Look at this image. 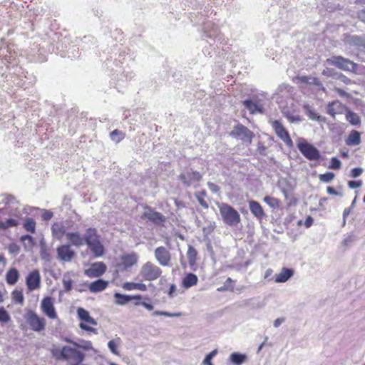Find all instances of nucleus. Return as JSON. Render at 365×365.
Returning a JSON list of instances; mask_svg holds the SVG:
<instances>
[{
    "label": "nucleus",
    "instance_id": "1",
    "mask_svg": "<svg viewBox=\"0 0 365 365\" xmlns=\"http://www.w3.org/2000/svg\"><path fill=\"white\" fill-rule=\"evenodd\" d=\"M95 257H99L104 254V247L100 241L97 230L89 227L86 230V244Z\"/></svg>",
    "mask_w": 365,
    "mask_h": 365
},
{
    "label": "nucleus",
    "instance_id": "2",
    "mask_svg": "<svg viewBox=\"0 0 365 365\" xmlns=\"http://www.w3.org/2000/svg\"><path fill=\"white\" fill-rule=\"evenodd\" d=\"M222 220L228 226H237L241 220L240 215L232 206L226 203H217Z\"/></svg>",
    "mask_w": 365,
    "mask_h": 365
},
{
    "label": "nucleus",
    "instance_id": "3",
    "mask_svg": "<svg viewBox=\"0 0 365 365\" xmlns=\"http://www.w3.org/2000/svg\"><path fill=\"white\" fill-rule=\"evenodd\" d=\"M327 64L334 66L339 69L351 73H357V64L341 56H334L326 60Z\"/></svg>",
    "mask_w": 365,
    "mask_h": 365
},
{
    "label": "nucleus",
    "instance_id": "4",
    "mask_svg": "<svg viewBox=\"0 0 365 365\" xmlns=\"http://www.w3.org/2000/svg\"><path fill=\"white\" fill-rule=\"evenodd\" d=\"M162 270L155 264L147 262L144 263L139 272V276L145 281H154L160 277Z\"/></svg>",
    "mask_w": 365,
    "mask_h": 365
},
{
    "label": "nucleus",
    "instance_id": "5",
    "mask_svg": "<svg viewBox=\"0 0 365 365\" xmlns=\"http://www.w3.org/2000/svg\"><path fill=\"white\" fill-rule=\"evenodd\" d=\"M77 315L81 323L79 327L85 331L96 333V329L93 327L97 324L96 321L91 317L89 312L83 308L79 307L77 309Z\"/></svg>",
    "mask_w": 365,
    "mask_h": 365
},
{
    "label": "nucleus",
    "instance_id": "6",
    "mask_svg": "<svg viewBox=\"0 0 365 365\" xmlns=\"http://www.w3.org/2000/svg\"><path fill=\"white\" fill-rule=\"evenodd\" d=\"M61 354L63 359L71 362V365H79L85 359L84 354L78 350L75 346H63Z\"/></svg>",
    "mask_w": 365,
    "mask_h": 365
},
{
    "label": "nucleus",
    "instance_id": "7",
    "mask_svg": "<svg viewBox=\"0 0 365 365\" xmlns=\"http://www.w3.org/2000/svg\"><path fill=\"white\" fill-rule=\"evenodd\" d=\"M297 145L301 153L307 159L311 160L319 159L320 154L319 150L314 145L306 142L303 138L297 140Z\"/></svg>",
    "mask_w": 365,
    "mask_h": 365
},
{
    "label": "nucleus",
    "instance_id": "8",
    "mask_svg": "<svg viewBox=\"0 0 365 365\" xmlns=\"http://www.w3.org/2000/svg\"><path fill=\"white\" fill-rule=\"evenodd\" d=\"M25 318L30 326V328L34 331H41L45 329L46 320L43 317H39L34 311L28 310Z\"/></svg>",
    "mask_w": 365,
    "mask_h": 365
},
{
    "label": "nucleus",
    "instance_id": "9",
    "mask_svg": "<svg viewBox=\"0 0 365 365\" xmlns=\"http://www.w3.org/2000/svg\"><path fill=\"white\" fill-rule=\"evenodd\" d=\"M139 260L138 255L135 252L124 253L119 257L118 267L123 270H127L135 266Z\"/></svg>",
    "mask_w": 365,
    "mask_h": 365
},
{
    "label": "nucleus",
    "instance_id": "10",
    "mask_svg": "<svg viewBox=\"0 0 365 365\" xmlns=\"http://www.w3.org/2000/svg\"><path fill=\"white\" fill-rule=\"evenodd\" d=\"M41 309L42 312L49 319L57 318V312L54 307V299L51 297H44L41 302Z\"/></svg>",
    "mask_w": 365,
    "mask_h": 365
},
{
    "label": "nucleus",
    "instance_id": "11",
    "mask_svg": "<svg viewBox=\"0 0 365 365\" xmlns=\"http://www.w3.org/2000/svg\"><path fill=\"white\" fill-rule=\"evenodd\" d=\"M271 125L274 130L276 135L289 148L293 146V142L289 137L288 132L278 120H271Z\"/></svg>",
    "mask_w": 365,
    "mask_h": 365
},
{
    "label": "nucleus",
    "instance_id": "12",
    "mask_svg": "<svg viewBox=\"0 0 365 365\" xmlns=\"http://www.w3.org/2000/svg\"><path fill=\"white\" fill-rule=\"evenodd\" d=\"M69 226L64 225L63 222H55L51 225V234L53 238L61 240L66 233L69 232Z\"/></svg>",
    "mask_w": 365,
    "mask_h": 365
},
{
    "label": "nucleus",
    "instance_id": "13",
    "mask_svg": "<svg viewBox=\"0 0 365 365\" xmlns=\"http://www.w3.org/2000/svg\"><path fill=\"white\" fill-rule=\"evenodd\" d=\"M231 135L249 143H251L252 138V133L242 125H236L232 131Z\"/></svg>",
    "mask_w": 365,
    "mask_h": 365
},
{
    "label": "nucleus",
    "instance_id": "14",
    "mask_svg": "<svg viewBox=\"0 0 365 365\" xmlns=\"http://www.w3.org/2000/svg\"><path fill=\"white\" fill-rule=\"evenodd\" d=\"M66 240L71 245L81 247L86 244V232L82 235L78 231H69L66 233Z\"/></svg>",
    "mask_w": 365,
    "mask_h": 365
},
{
    "label": "nucleus",
    "instance_id": "15",
    "mask_svg": "<svg viewBox=\"0 0 365 365\" xmlns=\"http://www.w3.org/2000/svg\"><path fill=\"white\" fill-rule=\"evenodd\" d=\"M56 252L58 259L63 262H70L76 255L70 245H62L58 247Z\"/></svg>",
    "mask_w": 365,
    "mask_h": 365
},
{
    "label": "nucleus",
    "instance_id": "16",
    "mask_svg": "<svg viewBox=\"0 0 365 365\" xmlns=\"http://www.w3.org/2000/svg\"><path fill=\"white\" fill-rule=\"evenodd\" d=\"M106 269V266L103 262H96L85 270V274L89 277H98L101 276Z\"/></svg>",
    "mask_w": 365,
    "mask_h": 365
},
{
    "label": "nucleus",
    "instance_id": "17",
    "mask_svg": "<svg viewBox=\"0 0 365 365\" xmlns=\"http://www.w3.org/2000/svg\"><path fill=\"white\" fill-rule=\"evenodd\" d=\"M155 257L160 265L164 267L169 265L170 261V255L165 247H158L155 250Z\"/></svg>",
    "mask_w": 365,
    "mask_h": 365
},
{
    "label": "nucleus",
    "instance_id": "18",
    "mask_svg": "<svg viewBox=\"0 0 365 365\" xmlns=\"http://www.w3.org/2000/svg\"><path fill=\"white\" fill-rule=\"evenodd\" d=\"M41 276L37 270L30 272L26 277V285L30 291L38 289L40 286Z\"/></svg>",
    "mask_w": 365,
    "mask_h": 365
},
{
    "label": "nucleus",
    "instance_id": "19",
    "mask_svg": "<svg viewBox=\"0 0 365 365\" xmlns=\"http://www.w3.org/2000/svg\"><path fill=\"white\" fill-rule=\"evenodd\" d=\"M141 295H126L118 292L114 294V302L118 306H124L131 300H140Z\"/></svg>",
    "mask_w": 365,
    "mask_h": 365
},
{
    "label": "nucleus",
    "instance_id": "20",
    "mask_svg": "<svg viewBox=\"0 0 365 365\" xmlns=\"http://www.w3.org/2000/svg\"><path fill=\"white\" fill-rule=\"evenodd\" d=\"M294 274V270L289 268H282V270L275 274L274 281L276 283H284L287 282Z\"/></svg>",
    "mask_w": 365,
    "mask_h": 365
},
{
    "label": "nucleus",
    "instance_id": "21",
    "mask_svg": "<svg viewBox=\"0 0 365 365\" xmlns=\"http://www.w3.org/2000/svg\"><path fill=\"white\" fill-rule=\"evenodd\" d=\"M249 209L251 213L257 219L261 220L264 216V212L261 205L255 200H250L248 202Z\"/></svg>",
    "mask_w": 365,
    "mask_h": 365
},
{
    "label": "nucleus",
    "instance_id": "22",
    "mask_svg": "<svg viewBox=\"0 0 365 365\" xmlns=\"http://www.w3.org/2000/svg\"><path fill=\"white\" fill-rule=\"evenodd\" d=\"M247 359V356L245 354H242L240 352H232L228 359L227 361L232 365H242L246 362Z\"/></svg>",
    "mask_w": 365,
    "mask_h": 365
},
{
    "label": "nucleus",
    "instance_id": "23",
    "mask_svg": "<svg viewBox=\"0 0 365 365\" xmlns=\"http://www.w3.org/2000/svg\"><path fill=\"white\" fill-rule=\"evenodd\" d=\"M143 216L158 224L164 221L163 215L150 209L145 210Z\"/></svg>",
    "mask_w": 365,
    "mask_h": 365
},
{
    "label": "nucleus",
    "instance_id": "24",
    "mask_svg": "<svg viewBox=\"0 0 365 365\" xmlns=\"http://www.w3.org/2000/svg\"><path fill=\"white\" fill-rule=\"evenodd\" d=\"M180 178L185 185H190L194 182L200 180L202 176L199 173L192 172L187 173L186 175L182 174Z\"/></svg>",
    "mask_w": 365,
    "mask_h": 365
},
{
    "label": "nucleus",
    "instance_id": "25",
    "mask_svg": "<svg viewBox=\"0 0 365 365\" xmlns=\"http://www.w3.org/2000/svg\"><path fill=\"white\" fill-rule=\"evenodd\" d=\"M344 108V107L341 103L338 101H334L328 104L327 113L334 117L336 114L342 113Z\"/></svg>",
    "mask_w": 365,
    "mask_h": 365
},
{
    "label": "nucleus",
    "instance_id": "26",
    "mask_svg": "<svg viewBox=\"0 0 365 365\" xmlns=\"http://www.w3.org/2000/svg\"><path fill=\"white\" fill-rule=\"evenodd\" d=\"M108 285V281L103 279H98L89 284V290L93 293L99 292L106 289Z\"/></svg>",
    "mask_w": 365,
    "mask_h": 365
},
{
    "label": "nucleus",
    "instance_id": "27",
    "mask_svg": "<svg viewBox=\"0 0 365 365\" xmlns=\"http://www.w3.org/2000/svg\"><path fill=\"white\" fill-rule=\"evenodd\" d=\"M123 289L127 291L139 290L145 292L147 290V285L143 282H125Z\"/></svg>",
    "mask_w": 365,
    "mask_h": 365
},
{
    "label": "nucleus",
    "instance_id": "28",
    "mask_svg": "<svg viewBox=\"0 0 365 365\" xmlns=\"http://www.w3.org/2000/svg\"><path fill=\"white\" fill-rule=\"evenodd\" d=\"M346 143L350 146L358 145L361 143V134L359 131L353 130L346 139Z\"/></svg>",
    "mask_w": 365,
    "mask_h": 365
},
{
    "label": "nucleus",
    "instance_id": "29",
    "mask_svg": "<svg viewBox=\"0 0 365 365\" xmlns=\"http://www.w3.org/2000/svg\"><path fill=\"white\" fill-rule=\"evenodd\" d=\"M66 341L71 343L75 347L82 349L85 351L91 350L95 353H97V350L93 347L92 342L91 341L81 340L79 342H75L69 339H66Z\"/></svg>",
    "mask_w": 365,
    "mask_h": 365
},
{
    "label": "nucleus",
    "instance_id": "30",
    "mask_svg": "<svg viewBox=\"0 0 365 365\" xmlns=\"http://www.w3.org/2000/svg\"><path fill=\"white\" fill-rule=\"evenodd\" d=\"M303 108L305 110L306 114L308 115L310 120H315L319 123L325 122V118L319 115L317 113L312 110L309 105L304 104L303 106Z\"/></svg>",
    "mask_w": 365,
    "mask_h": 365
},
{
    "label": "nucleus",
    "instance_id": "31",
    "mask_svg": "<svg viewBox=\"0 0 365 365\" xmlns=\"http://www.w3.org/2000/svg\"><path fill=\"white\" fill-rule=\"evenodd\" d=\"M121 344V339L120 337L110 340L108 342V347L110 351L115 356H120L119 348Z\"/></svg>",
    "mask_w": 365,
    "mask_h": 365
},
{
    "label": "nucleus",
    "instance_id": "32",
    "mask_svg": "<svg viewBox=\"0 0 365 365\" xmlns=\"http://www.w3.org/2000/svg\"><path fill=\"white\" fill-rule=\"evenodd\" d=\"M197 277L192 273L187 274L182 279V286L185 288H190L197 283Z\"/></svg>",
    "mask_w": 365,
    "mask_h": 365
},
{
    "label": "nucleus",
    "instance_id": "33",
    "mask_svg": "<svg viewBox=\"0 0 365 365\" xmlns=\"http://www.w3.org/2000/svg\"><path fill=\"white\" fill-rule=\"evenodd\" d=\"M21 242L26 251H31L35 246L34 237L28 235L22 236L21 237Z\"/></svg>",
    "mask_w": 365,
    "mask_h": 365
},
{
    "label": "nucleus",
    "instance_id": "34",
    "mask_svg": "<svg viewBox=\"0 0 365 365\" xmlns=\"http://www.w3.org/2000/svg\"><path fill=\"white\" fill-rule=\"evenodd\" d=\"M19 272L17 269L12 268L10 269L6 273V282L9 284H14L19 279Z\"/></svg>",
    "mask_w": 365,
    "mask_h": 365
},
{
    "label": "nucleus",
    "instance_id": "35",
    "mask_svg": "<svg viewBox=\"0 0 365 365\" xmlns=\"http://www.w3.org/2000/svg\"><path fill=\"white\" fill-rule=\"evenodd\" d=\"M244 105L252 114L257 113H262V106L253 102L252 101L246 100L244 101Z\"/></svg>",
    "mask_w": 365,
    "mask_h": 365
},
{
    "label": "nucleus",
    "instance_id": "36",
    "mask_svg": "<svg viewBox=\"0 0 365 365\" xmlns=\"http://www.w3.org/2000/svg\"><path fill=\"white\" fill-rule=\"evenodd\" d=\"M298 79L302 82V83H309V84H314V85H317V86H319L321 87L322 90L323 91H325V88L324 87L322 86V84L319 82V81L315 78V77H313V76H299L298 78Z\"/></svg>",
    "mask_w": 365,
    "mask_h": 365
},
{
    "label": "nucleus",
    "instance_id": "37",
    "mask_svg": "<svg viewBox=\"0 0 365 365\" xmlns=\"http://www.w3.org/2000/svg\"><path fill=\"white\" fill-rule=\"evenodd\" d=\"M73 283L72 274L71 272L65 273L63 277V284L66 292H69L71 289Z\"/></svg>",
    "mask_w": 365,
    "mask_h": 365
},
{
    "label": "nucleus",
    "instance_id": "38",
    "mask_svg": "<svg viewBox=\"0 0 365 365\" xmlns=\"http://www.w3.org/2000/svg\"><path fill=\"white\" fill-rule=\"evenodd\" d=\"M346 119L353 125H357L361 123L359 116L351 110H348L346 113Z\"/></svg>",
    "mask_w": 365,
    "mask_h": 365
},
{
    "label": "nucleus",
    "instance_id": "39",
    "mask_svg": "<svg viewBox=\"0 0 365 365\" xmlns=\"http://www.w3.org/2000/svg\"><path fill=\"white\" fill-rule=\"evenodd\" d=\"M19 223V220L14 218H9L6 221L0 220V228L5 230L11 227H16Z\"/></svg>",
    "mask_w": 365,
    "mask_h": 365
},
{
    "label": "nucleus",
    "instance_id": "40",
    "mask_svg": "<svg viewBox=\"0 0 365 365\" xmlns=\"http://www.w3.org/2000/svg\"><path fill=\"white\" fill-rule=\"evenodd\" d=\"M263 200L271 208L277 209L279 207V200L275 197L265 196Z\"/></svg>",
    "mask_w": 365,
    "mask_h": 365
},
{
    "label": "nucleus",
    "instance_id": "41",
    "mask_svg": "<svg viewBox=\"0 0 365 365\" xmlns=\"http://www.w3.org/2000/svg\"><path fill=\"white\" fill-rule=\"evenodd\" d=\"M187 257L189 263L191 265H193L195 263L196 259H197V251L191 245H190L188 247V250H187Z\"/></svg>",
    "mask_w": 365,
    "mask_h": 365
},
{
    "label": "nucleus",
    "instance_id": "42",
    "mask_svg": "<svg viewBox=\"0 0 365 365\" xmlns=\"http://www.w3.org/2000/svg\"><path fill=\"white\" fill-rule=\"evenodd\" d=\"M11 298L12 300L16 303H18L19 304H22L24 303V298L21 290H14L11 293Z\"/></svg>",
    "mask_w": 365,
    "mask_h": 365
},
{
    "label": "nucleus",
    "instance_id": "43",
    "mask_svg": "<svg viewBox=\"0 0 365 365\" xmlns=\"http://www.w3.org/2000/svg\"><path fill=\"white\" fill-rule=\"evenodd\" d=\"M24 227L28 232H30L31 233H34L35 230H36V222H35V220L34 219H32V218H28L25 221V222L24 224Z\"/></svg>",
    "mask_w": 365,
    "mask_h": 365
},
{
    "label": "nucleus",
    "instance_id": "44",
    "mask_svg": "<svg viewBox=\"0 0 365 365\" xmlns=\"http://www.w3.org/2000/svg\"><path fill=\"white\" fill-rule=\"evenodd\" d=\"M11 321L9 313L4 307H0V323L6 324Z\"/></svg>",
    "mask_w": 365,
    "mask_h": 365
},
{
    "label": "nucleus",
    "instance_id": "45",
    "mask_svg": "<svg viewBox=\"0 0 365 365\" xmlns=\"http://www.w3.org/2000/svg\"><path fill=\"white\" fill-rule=\"evenodd\" d=\"M217 352H218L217 349H215L212 350V351H210V353H208L207 354H206V356H205V359L202 361V364L211 365L212 364V360L217 355Z\"/></svg>",
    "mask_w": 365,
    "mask_h": 365
},
{
    "label": "nucleus",
    "instance_id": "46",
    "mask_svg": "<svg viewBox=\"0 0 365 365\" xmlns=\"http://www.w3.org/2000/svg\"><path fill=\"white\" fill-rule=\"evenodd\" d=\"M110 139L113 141L118 143L124 138L125 135L123 133L118 131V130H115L110 133Z\"/></svg>",
    "mask_w": 365,
    "mask_h": 365
},
{
    "label": "nucleus",
    "instance_id": "47",
    "mask_svg": "<svg viewBox=\"0 0 365 365\" xmlns=\"http://www.w3.org/2000/svg\"><path fill=\"white\" fill-rule=\"evenodd\" d=\"M335 178V175L333 173L328 172L324 174H320L319 175V179L321 182H331Z\"/></svg>",
    "mask_w": 365,
    "mask_h": 365
},
{
    "label": "nucleus",
    "instance_id": "48",
    "mask_svg": "<svg viewBox=\"0 0 365 365\" xmlns=\"http://www.w3.org/2000/svg\"><path fill=\"white\" fill-rule=\"evenodd\" d=\"M341 161L337 158L333 157L331 159V163L328 168L329 169L339 170L341 168Z\"/></svg>",
    "mask_w": 365,
    "mask_h": 365
},
{
    "label": "nucleus",
    "instance_id": "49",
    "mask_svg": "<svg viewBox=\"0 0 365 365\" xmlns=\"http://www.w3.org/2000/svg\"><path fill=\"white\" fill-rule=\"evenodd\" d=\"M322 75L324 76H328V77H333V78H336L337 77V74L339 73L336 72L334 69L332 68H324L322 72Z\"/></svg>",
    "mask_w": 365,
    "mask_h": 365
},
{
    "label": "nucleus",
    "instance_id": "50",
    "mask_svg": "<svg viewBox=\"0 0 365 365\" xmlns=\"http://www.w3.org/2000/svg\"><path fill=\"white\" fill-rule=\"evenodd\" d=\"M41 255L43 259H48V255L46 252V244L43 239L40 241Z\"/></svg>",
    "mask_w": 365,
    "mask_h": 365
},
{
    "label": "nucleus",
    "instance_id": "51",
    "mask_svg": "<svg viewBox=\"0 0 365 365\" xmlns=\"http://www.w3.org/2000/svg\"><path fill=\"white\" fill-rule=\"evenodd\" d=\"M205 195V192L203 191V192H200L198 194H196V197H197V199L199 203L202 207L207 208V207H208V204H207V202L203 198Z\"/></svg>",
    "mask_w": 365,
    "mask_h": 365
},
{
    "label": "nucleus",
    "instance_id": "52",
    "mask_svg": "<svg viewBox=\"0 0 365 365\" xmlns=\"http://www.w3.org/2000/svg\"><path fill=\"white\" fill-rule=\"evenodd\" d=\"M215 227V222H210L207 225V226L204 227L202 230H203L205 235H208L211 234L213 232Z\"/></svg>",
    "mask_w": 365,
    "mask_h": 365
},
{
    "label": "nucleus",
    "instance_id": "53",
    "mask_svg": "<svg viewBox=\"0 0 365 365\" xmlns=\"http://www.w3.org/2000/svg\"><path fill=\"white\" fill-rule=\"evenodd\" d=\"M286 117L292 123H299L302 120V118L299 115L288 113L286 115Z\"/></svg>",
    "mask_w": 365,
    "mask_h": 365
},
{
    "label": "nucleus",
    "instance_id": "54",
    "mask_svg": "<svg viewBox=\"0 0 365 365\" xmlns=\"http://www.w3.org/2000/svg\"><path fill=\"white\" fill-rule=\"evenodd\" d=\"M9 252L14 255H16L19 252V247L16 244H11L9 246Z\"/></svg>",
    "mask_w": 365,
    "mask_h": 365
},
{
    "label": "nucleus",
    "instance_id": "55",
    "mask_svg": "<svg viewBox=\"0 0 365 365\" xmlns=\"http://www.w3.org/2000/svg\"><path fill=\"white\" fill-rule=\"evenodd\" d=\"M336 78L339 79L341 82H343L344 83H345L346 85H349L351 83V79H349V78H347L346 76H344V74H342L341 73H339L337 74Z\"/></svg>",
    "mask_w": 365,
    "mask_h": 365
},
{
    "label": "nucleus",
    "instance_id": "56",
    "mask_svg": "<svg viewBox=\"0 0 365 365\" xmlns=\"http://www.w3.org/2000/svg\"><path fill=\"white\" fill-rule=\"evenodd\" d=\"M362 185V181H349L348 186L349 188L354 189L356 187H360Z\"/></svg>",
    "mask_w": 365,
    "mask_h": 365
},
{
    "label": "nucleus",
    "instance_id": "57",
    "mask_svg": "<svg viewBox=\"0 0 365 365\" xmlns=\"http://www.w3.org/2000/svg\"><path fill=\"white\" fill-rule=\"evenodd\" d=\"M351 176L353 178H357L362 174L363 170L360 168H355L351 170Z\"/></svg>",
    "mask_w": 365,
    "mask_h": 365
},
{
    "label": "nucleus",
    "instance_id": "58",
    "mask_svg": "<svg viewBox=\"0 0 365 365\" xmlns=\"http://www.w3.org/2000/svg\"><path fill=\"white\" fill-rule=\"evenodd\" d=\"M53 214L52 212L46 210H43L42 218L44 220H48L53 217Z\"/></svg>",
    "mask_w": 365,
    "mask_h": 365
},
{
    "label": "nucleus",
    "instance_id": "59",
    "mask_svg": "<svg viewBox=\"0 0 365 365\" xmlns=\"http://www.w3.org/2000/svg\"><path fill=\"white\" fill-rule=\"evenodd\" d=\"M162 316L168 317H180L182 316V314L181 312L170 313L168 312L163 311Z\"/></svg>",
    "mask_w": 365,
    "mask_h": 365
},
{
    "label": "nucleus",
    "instance_id": "60",
    "mask_svg": "<svg viewBox=\"0 0 365 365\" xmlns=\"http://www.w3.org/2000/svg\"><path fill=\"white\" fill-rule=\"evenodd\" d=\"M327 192L329 195H338V196H342L343 195V194L341 192L335 190V189L334 187H328L327 188Z\"/></svg>",
    "mask_w": 365,
    "mask_h": 365
},
{
    "label": "nucleus",
    "instance_id": "61",
    "mask_svg": "<svg viewBox=\"0 0 365 365\" xmlns=\"http://www.w3.org/2000/svg\"><path fill=\"white\" fill-rule=\"evenodd\" d=\"M284 320L285 319L284 317H279V318L276 319L273 323L274 327L275 328L279 327L284 322Z\"/></svg>",
    "mask_w": 365,
    "mask_h": 365
},
{
    "label": "nucleus",
    "instance_id": "62",
    "mask_svg": "<svg viewBox=\"0 0 365 365\" xmlns=\"http://www.w3.org/2000/svg\"><path fill=\"white\" fill-rule=\"evenodd\" d=\"M141 306L145 307L148 311H152L154 309V306L151 303L147 302H142Z\"/></svg>",
    "mask_w": 365,
    "mask_h": 365
},
{
    "label": "nucleus",
    "instance_id": "63",
    "mask_svg": "<svg viewBox=\"0 0 365 365\" xmlns=\"http://www.w3.org/2000/svg\"><path fill=\"white\" fill-rule=\"evenodd\" d=\"M208 187L210 189V190L215 193L217 192L220 190L218 185L212 182H208Z\"/></svg>",
    "mask_w": 365,
    "mask_h": 365
},
{
    "label": "nucleus",
    "instance_id": "64",
    "mask_svg": "<svg viewBox=\"0 0 365 365\" xmlns=\"http://www.w3.org/2000/svg\"><path fill=\"white\" fill-rule=\"evenodd\" d=\"M358 18H359L361 21H363L364 23H365V9H363V10L360 11L358 13Z\"/></svg>",
    "mask_w": 365,
    "mask_h": 365
}]
</instances>
